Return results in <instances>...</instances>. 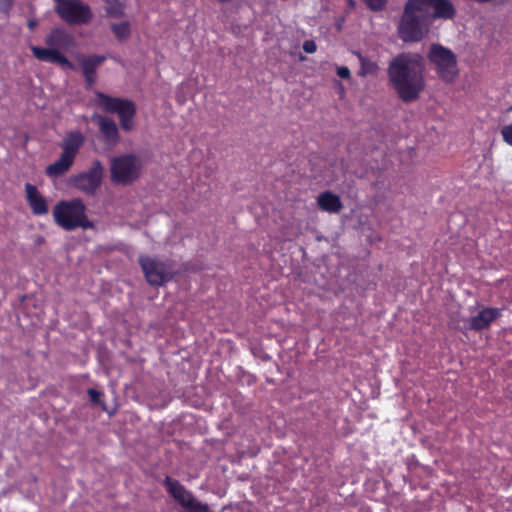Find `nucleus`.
Segmentation results:
<instances>
[{"mask_svg": "<svg viewBox=\"0 0 512 512\" xmlns=\"http://www.w3.org/2000/svg\"><path fill=\"white\" fill-rule=\"evenodd\" d=\"M456 8L450 0H408L399 24V35L404 41H419L429 31L432 20H451Z\"/></svg>", "mask_w": 512, "mask_h": 512, "instance_id": "nucleus-1", "label": "nucleus"}, {"mask_svg": "<svg viewBox=\"0 0 512 512\" xmlns=\"http://www.w3.org/2000/svg\"><path fill=\"white\" fill-rule=\"evenodd\" d=\"M423 71V57L419 54L403 53L390 63V81L403 101L411 102L419 97L425 87Z\"/></svg>", "mask_w": 512, "mask_h": 512, "instance_id": "nucleus-2", "label": "nucleus"}, {"mask_svg": "<svg viewBox=\"0 0 512 512\" xmlns=\"http://www.w3.org/2000/svg\"><path fill=\"white\" fill-rule=\"evenodd\" d=\"M55 223L66 231L92 228L86 215V206L80 198L59 201L53 208Z\"/></svg>", "mask_w": 512, "mask_h": 512, "instance_id": "nucleus-3", "label": "nucleus"}, {"mask_svg": "<svg viewBox=\"0 0 512 512\" xmlns=\"http://www.w3.org/2000/svg\"><path fill=\"white\" fill-rule=\"evenodd\" d=\"M97 104L108 113L118 115L122 130L130 132L135 128V104L124 98L110 97L104 93L97 92Z\"/></svg>", "mask_w": 512, "mask_h": 512, "instance_id": "nucleus-4", "label": "nucleus"}, {"mask_svg": "<svg viewBox=\"0 0 512 512\" xmlns=\"http://www.w3.org/2000/svg\"><path fill=\"white\" fill-rule=\"evenodd\" d=\"M428 59L443 81L452 83L456 79L458 75L457 59L450 49L440 44H433L428 53Z\"/></svg>", "mask_w": 512, "mask_h": 512, "instance_id": "nucleus-5", "label": "nucleus"}, {"mask_svg": "<svg viewBox=\"0 0 512 512\" xmlns=\"http://www.w3.org/2000/svg\"><path fill=\"white\" fill-rule=\"evenodd\" d=\"M140 159L132 154L114 157L111 161V181L115 184L128 185L135 181L141 172Z\"/></svg>", "mask_w": 512, "mask_h": 512, "instance_id": "nucleus-6", "label": "nucleus"}, {"mask_svg": "<svg viewBox=\"0 0 512 512\" xmlns=\"http://www.w3.org/2000/svg\"><path fill=\"white\" fill-rule=\"evenodd\" d=\"M103 177L104 167L99 160H95L89 169L70 177L69 183L84 194L94 196L102 185Z\"/></svg>", "mask_w": 512, "mask_h": 512, "instance_id": "nucleus-7", "label": "nucleus"}, {"mask_svg": "<svg viewBox=\"0 0 512 512\" xmlns=\"http://www.w3.org/2000/svg\"><path fill=\"white\" fill-rule=\"evenodd\" d=\"M56 12L70 25L88 24L93 17L89 5L80 0H56Z\"/></svg>", "mask_w": 512, "mask_h": 512, "instance_id": "nucleus-8", "label": "nucleus"}, {"mask_svg": "<svg viewBox=\"0 0 512 512\" xmlns=\"http://www.w3.org/2000/svg\"><path fill=\"white\" fill-rule=\"evenodd\" d=\"M139 263L149 284L161 286L170 281L175 270L170 263L158 261L150 257L141 256Z\"/></svg>", "mask_w": 512, "mask_h": 512, "instance_id": "nucleus-9", "label": "nucleus"}, {"mask_svg": "<svg viewBox=\"0 0 512 512\" xmlns=\"http://www.w3.org/2000/svg\"><path fill=\"white\" fill-rule=\"evenodd\" d=\"M165 487L169 494L188 512H209V507L197 501L194 496L177 480L165 479Z\"/></svg>", "mask_w": 512, "mask_h": 512, "instance_id": "nucleus-10", "label": "nucleus"}, {"mask_svg": "<svg viewBox=\"0 0 512 512\" xmlns=\"http://www.w3.org/2000/svg\"><path fill=\"white\" fill-rule=\"evenodd\" d=\"M91 119L97 124L102 140L106 145L114 147L120 142L119 128L112 118L95 113Z\"/></svg>", "mask_w": 512, "mask_h": 512, "instance_id": "nucleus-11", "label": "nucleus"}, {"mask_svg": "<svg viewBox=\"0 0 512 512\" xmlns=\"http://www.w3.org/2000/svg\"><path fill=\"white\" fill-rule=\"evenodd\" d=\"M25 197L34 215L44 216L48 214V202L35 185L31 183L25 184Z\"/></svg>", "mask_w": 512, "mask_h": 512, "instance_id": "nucleus-12", "label": "nucleus"}, {"mask_svg": "<svg viewBox=\"0 0 512 512\" xmlns=\"http://www.w3.org/2000/svg\"><path fill=\"white\" fill-rule=\"evenodd\" d=\"M31 50L33 55L40 61L58 63L64 69H73L72 63L57 49L49 46L47 48L32 46Z\"/></svg>", "mask_w": 512, "mask_h": 512, "instance_id": "nucleus-13", "label": "nucleus"}, {"mask_svg": "<svg viewBox=\"0 0 512 512\" xmlns=\"http://www.w3.org/2000/svg\"><path fill=\"white\" fill-rule=\"evenodd\" d=\"M31 50L33 55L40 61L58 63L64 69H73L72 63L57 49L49 46L47 48L32 46Z\"/></svg>", "mask_w": 512, "mask_h": 512, "instance_id": "nucleus-14", "label": "nucleus"}, {"mask_svg": "<svg viewBox=\"0 0 512 512\" xmlns=\"http://www.w3.org/2000/svg\"><path fill=\"white\" fill-rule=\"evenodd\" d=\"M501 316V309L486 307L481 309L469 320V327L472 330L480 331L486 329L490 324Z\"/></svg>", "mask_w": 512, "mask_h": 512, "instance_id": "nucleus-15", "label": "nucleus"}, {"mask_svg": "<svg viewBox=\"0 0 512 512\" xmlns=\"http://www.w3.org/2000/svg\"><path fill=\"white\" fill-rule=\"evenodd\" d=\"M45 43L47 46L58 51H66L75 44V40L70 33L63 29L55 28L46 36Z\"/></svg>", "mask_w": 512, "mask_h": 512, "instance_id": "nucleus-16", "label": "nucleus"}, {"mask_svg": "<svg viewBox=\"0 0 512 512\" xmlns=\"http://www.w3.org/2000/svg\"><path fill=\"white\" fill-rule=\"evenodd\" d=\"M85 137L79 131H70L66 134L64 139L59 144V147L62 149V154L76 159V156L84 144Z\"/></svg>", "mask_w": 512, "mask_h": 512, "instance_id": "nucleus-17", "label": "nucleus"}, {"mask_svg": "<svg viewBox=\"0 0 512 512\" xmlns=\"http://www.w3.org/2000/svg\"><path fill=\"white\" fill-rule=\"evenodd\" d=\"M317 204L322 211L336 214L343 209V204L338 195L325 191L318 195Z\"/></svg>", "mask_w": 512, "mask_h": 512, "instance_id": "nucleus-18", "label": "nucleus"}, {"mask_svg": "<svg viewBox=\"0 0 512 512\" xmlns=\"http://www.w3.org/2000/svg\"><path fill=\"white\" fill-rule=\"evenodd\" d=\"M75 160L62 154L60 157L48 165L45 169L46 175L51 179H57L63 175H65L73 166Z\"/></svg>", "mask_w": 512, "mask_h": 512, "instance_id": "nucleus-19", "label": "nucleus"}, {"mask_svg": "<svg viewBox=\"0 0 512 512\" xmlns=\"http://www.w3.org/2000/svg\"><path fill=\"white\" fill-rule=\"evenodd\" d=\"M105 59V56L93 55L81 60V67L85 75L86 81L89 84L93 83L96 68L100 66L105 61Z\"/></svg>", "mask_w": 512, "mask_h": 512, "instance_id": "nucleus-20", "label": "nucleus"}, {"mask_svg": "<svg viewBox=\"0 0 512 512\" xmlns=\"http://www.w3.org/2000/svg\"><path fill=\"white\" fill-rule=\"evenodd\" d=\"M110 29L119 42H126L131 36V23L127 20L121 22H112Z\"/></svg>", "mask_w": 512, "mask_h": 512, "instance_id": "nucleus-21", "label": "nucleus"}, {"mask_svg": "<svg viewBox=\"0 0 512 512\" xmlns=\"http://www.w3.org/2000/svg\"><path fill=\"white\" fill-rule=\"evenodd\" d=\"M357 56L361 64V68L358 72L360 76L375 75L377 73L379 68L376 62L362 56L359 53H357Z\"/></svg>", "mask_w": 512, "mask_h": 512, "instance_id": "nucleus-22", "label": "nucleus"}, {"mask_svg": "<svg viewBox=\"0 0 512 512\" xmlns=\"http://www.w3.org/2000/svg\"><path fill=\"white\" fill-rule=\"evenodd\" d=\"M106 13L112 18H122L125 15L124 4L113 2L106 8Z\"/></svg>", "mask_w": 512, "mask_h": 512, "instance_id": "nucleus-23", "label": "nucleus"}, {"mask_svg": "<svg viewBox=\"0 0 512 512\" xmlns=\"http://www.w3.org/2000/svg\"><path fill=\"white\" fill-rule=\"evenodd\" d=\"M501 135L503 140L510 146H512V124L506 125L501 129Z\"/></svg>", "mask_w": 512, "mask_h": 512, "instance_id": "nucleus-24", "label": "nucleus"}, {"mask_svg": "<svg viewBox=\"0 0 512 512\" xmlns=\"http://www.w3.org/2000/svg\"><path fill=\"white\" fill-rule=\"evenodd\" d=\"M303 50L309 54L314 53L317 50L316 43L313 40H306L303 43Z\"/></svg>", "mask_w": 512, "mask_h": 512, "instance_id": "nucleus-25", "label": "nucleus"}, {"mask_svg": "<svg viewBox=\"0 0 512 512\" xmlns=\"http://www.w3.org/2000/svg\"><path fill=\"white\" fill-rule=\"evenodd\" d=\"M370 8L374 9V10H377V9H381L386 0H364Z\"/></svg>", "mask_w": 512, "mask_h": 512, "instance_id": "nucleus-26", "label": "nucleus"}, {"mask_svg": "<svg viewBox=\"0 0 512 512\" xmlns=\"http://www.w3.org/2000/svg\"><path fill=\"white\" fill-rule=\"evenodd\" d=\"M337 75L340 78L348 79L350 77V70L346 66H341L337 69Z\"/></svg>", "mask_w": 512, "mask_h": 512, "instance_id": "nucleus-27", "label": "nucleus"}, {"mask_svg": "<svg viewBox=\"0 0 512 512\" xmlns=\"http://www.w3.org/2000/svg\"><path fill=\"white\" fill-rule=\"evenodd\" d=\"M88 395H89V397H90L92 402L98 403L99 402V397L101 396V393L98 392L95 389H89L88 390Z\"/></svg>", "mask_w": 512, "mask_h": 512, "instance_id": "nucleus-28", "label": "nucleus"}, {"mask_svg": "<svg viewBox=\"0 0 512 512\" xmlns=\"http://www.w3.org/2000/svg\"><path fill=\"white\" fill-rule=\"evenodd\" d=\"M37 26V21L36 20H29L28 21V27L33 30L35 27Z\"/></svg>", "mask_w": 512, "mask_h": 512, "instance_id": "nucleus-29", "label": "nucleus"}]
</instances>
